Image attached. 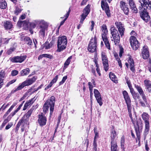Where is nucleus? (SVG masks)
<instances>
[{"label": "nucleus", "mask_w": 151, "mask_h": 151, "mask_svg": "<svg viewBox=\"0 0 151 151\" xmlns=\"http://www.w3.org/2000/svg\"><path fill=\"white\" fill-rule=\"evenodd\" d=\"M115 25L118 29V31L114 26H112L110 28L111 33L114 39V42L115 45L119 44L120 41V37L118 32L121 37L124 35L125 28L124 25L120 22H116Z\"/></svg>", "instance_id": "f257e3e1"}, {"label": "nucleus", "mask_w": 151, "mask_h": 151, "mask_svg": "<svg viewBox=\"0 0 151 151\" xmlns=\"http://www.w3.org/2000/svg\"><path fill=\"white\" fill-rule=\"evenodd\" d=\"M55 102V97L52 96L50 99H47L44 104L43 108V111L45 112H46L50 107V115H52L54 111Z\"/></svg>", "instance_id": "f03ea898"}, {"label": "nucleus", "mask_w": 151, "mask_h": 151, "mask_svg": "<svg viewBox=\"0 0 151 151\" xmlns=\"http://www.w3.org/2000/svg\"><path fill=\"white\" fill-rule=\"evenodd\" d=\"M67 44V39L65 36L58 37L57 42L58 49L57 51L60 52L65 49Z\"/></svg>", "instance_id": "7ed1b4c3"}, {"label": "nucleus", "mask_w": 151, "mask_h": 151, "mask_svg": "<svg viewBox=\"0 0 151 151\" xmlns=\"http://www.w3.org/2000/svg\"><path fill=\"white\" fill-rule=\"evenodd\" d=\"M37 78L36 76H34L32 78L27 79L26 81L22 82L21 84L15 89L14 92L21 89L25 86H29L34 83Z\"/></svg>", "instance_id": "20e7f679"}, {"label": "nucleus", "mask_w": 151, "mask_h": 151, "mask_svg": "<svg viewBox=\"0 0 151 151\" xmlns=\"http://www.w3.org/2000/svg\"><path fill=\"white\" fill-rule=\"evenodd\" d=\"M97 37L95 35L93 38L92 37L90 40L88 45V51L91 52L96 51Z\"/></svg>", "instance_id": "39448f33"}, {"label": "nucleus", "mask_w": 151, "mask_h": 151, "mask_svg": "<svg viewBox=\"0 0 151 151\" xmlns=\"http://www.w3.org/2000/svg\"><path fill=\"white\" fill-rule=\"evenodd\" d=\"M47 26L46 22L43 20L39 25V35L40 36L44 38L45 35V31L47 30Z\"/></svg>", "instance_id": "423d86ee"}, {"label": "nucleus", "mask_w": 151, "mask_h": 151, "mask_svg": "<svg viewBox=\"0 0 151 151\" xmlns=\"http://www.w3.org/2000/svg\"><path fill=\"white\" fill-rule=\"evenodd\" d=\"M136 124L137 126L135 127V129L136 132L137 138L136 140L139 141V143L140 142V132L142 129V123L141 120H138L136 121Z\"/></svg>", "instance_id": "0eeeda50"}, {"label": "nucleus", "mask_w": 151, "mask_h": 151, "mask_svg": "<svg viewBox=\"0 0 151 151\" xmlns=\"http://www.w3.org/2000/svg\"><path fill=\"white\" fill-rule=\"evenodd\" d=\"M130 42L132 49L134 50H137L139 47L140 44L136 38L132 36L130 38Z\"/></svg>", "instance_id": "6e6552de"}, {"label": "nucleus", "mask_w": 151, "mask_h": 151, "mask_svg": "<svg viewBox=\"0 0 151 151\" xmlns=\"http://www.w3.org/2000/svg\"><path fill=\"white\" fill-rule=\"evenodd\" d=\"M90 5H88L84 8L83 13L81 16L80 23L82 24L83 22L85 19L88 15L90 12Z\"/></svg>", "instance_id": "1a4fd4ad"}, {"label": "nucleus", "mask_w": 151, "mask_h": 151, "mask_svg": "<svg viewBox=\"0 0 151 151\" xmlns=\"http://www.w3.org/2000/svg\"><path fill=\"white\" fill-rule=\"evenodd\" d=\"M139 9L147 11V9L151 10V1L149 0H145L141 5Z\"/></svg>", "instance_id": "9d476101"}, {"label": "nucleus", "mask_w": 151, "mask_h": 151, "mask_svg": "<svg viewBox=\"0 0 151 151\" xmlns=\"http://www.w3.org/2000/svg\"><path fill=\"white\" fill-rule=\"evenodd\" d=\"M123 94L127 104L128 112H129V113L131 111V103L130 98L127 92L126 91H123Z\"/></svg>", "instance_id": "9b49d317"}, {"label": "nucleus", "mask_w": 151, "mask_h": 151, "mask_svg": "<svg viewBox=\"0 0 151 151\" xmlns=\"http://www.w3.org/2000/svg\"><path fill=\"white\" fill-rule=\"evenodd\" d=\"M101 55L104 69L106 71L109 68L108 58L105 53L104 52H101Z\"/></svg>", "instance_id": "f8f14e48"}, {"label": "nucleus", "mask_w": 151, "mask_h": 151, "mask_svg": "<svg viewBox=\"0 0 151 151\" xmlns=\"http://www.w3.org/2000/svg\"><path fill=\"white\" fill-rule=\"evenodd\" d=\"M119 6L121 10L125 14L128 15L129 12V8L127 4L125 2L121 1L120 2Z\"/></svg>", "instance_id": "ddd939ff"}, {"label": "nucleus", "mask_w": 151, "mask_h": 151, "mask_svg": "<svg viewBox=\"0 0 151 151\" xmlns=\"http://www.w3.org/2000/svg\"><path fill=\"white\" fill-rule=\"evenodd\" d=\"M140 14L141 18L146 22H147L150 20V17L147 11L141 9Z\"/></svg>", "instance_id": "4468645a"}, {"label": "nucleus", "mask_w": 151, "mask_h": 151, "mask_svg": "<svg viewBox=\"0 0 151 151\" xmlns=\"http://www.w3.org/2000/svg\"><path fill=\"white\" fill-rule=\"evenodd\" d=\"M101 7L103 10H104L106 14L108 17H110L111 14L109 7L107 3L105 2L103 0L101 1Z\"/></svg>", "instance_id": "2eb2a0df"}, {"label": "nucleus", "mask_w": 151, "mask_h": 151, "mask_svg": "<svg viewBox=\"0 0 151 151\" xmlns=\"http://www.w3.org/2000/svg\"><path fill=\"white\" fill-rule=\"evenodd\" d=\"M26 56L21 55L13 57L10 59L11 62L13 63H19L23 62L26 59Z\"/></svg>", "instance_id": "dca6fc26"}, {"label": "nucleus", "mask_w": 151, "mask_h": 151, "mask_svg": "<svg viewBox=\"0 0 151 151\" xmlns=\"http://www.w3.org/2000/svg\"><path fill=\"white\" fill-rule=\"evenodd\" d=\"M134 86L140 95L142 96L143 100L146 103H147L146 96L142 88L140 86L136 84H135Z\"/></svg>", "instance_id": "f3484780"}, {"label": "nucleus", "mask_w": 151, "mask_h": 151, "mask_svg": "<svg viewBox=\"0 0 151 151\" xmlns=\"http://www.w3.org/2000/svg\"><path fill=\"white\" fill-rule=\"evenodd\" d=\"M43 20H33L32 22H29V27L30 29H32L37 26L40 24Z\"/></svg>", "instance_id": "a211bd4d"}, {"label": "nucleus", "mask_w": 151, "mask_h": 151, "mask_svg": "<svg viewBox=\"0 0 151 151\" xmlns=\"http://www.w3.org/2000/svg\"><path fill=\"white\" fill-rule=\"evenodd\" d=\"M142 58L145 59L147 58L149 56L148 47L147 46H144L143 47L142 53Z\"/></svg>", "instance_id": "6ab92c4d"}, {"label": "nucleus", "mask_w": 151, "mask_h": 151, "mask_svg": "<svg viewBox=\"0 0 151 151\" xmlns=\"http://www.w3.org/2000/svg\"><path fill=\"white\" fill-rule=\"evenodd\" d=\"M94 93L98 103L100 106H101L102 105L103 103L100 93L97 90L95 89L94 90Z\"/></svg>", "instance_id": "aec40b11"}, {"label": "nucleus", "mask_w": 151, "mask_h": 151, "mask_svg": "<svg viewBox=\"0 0 151 151\" xmlns=\"http://www.w3.org/2000/svg\"><path fill=\"white\" fill-rule=\"evenodd\" d=\"M38 122L41 126H45L47 122L46 117L42 115H39Z\"/></svg>", "instance_id": "412c9836"}, {"label": "nucleus", "mask_w": 151, "mask_h": 151, "mask_svg": "<svg viewBox=\"0 0 151 151\" xmlns=\"http://www.w3.org/2000/svg\"><path fill=\"white\" fill-rule=\"evenodd\" d=\"M101 30H102V37L104 38L107 37L108 30L106 25L104 24L101 26Z\"/></svg>", "instance_id": "4be33fe9"}, {"label": "nucleus", "mask_w": 151, "mask_h": 151, "mask_svg": "<svg viewBox=\"0 0 151 151\" xmlns=\"http://www.w3.org/2000/svg\"><path fill=\"white\" fill-rule=\"evenodd\" d=\"M144 83L146 88L149 92H151V82L148 80H145L144 81Z\"/></svg>", "instance_id": "5701e85b"}, {"label": "nucleus", "mask_w": 151, "mask_h": 151, "mask_svg": "<svg viewBox=\"0 0 151 151\" xmlns=\"http://www.w3.org/2000/svg\"><path fill=\"white\" fill-rule=\"evenodd\" d=\"M4 27L6 30L10 29L13 27V25L11 22L10 21L4 22Z\"/></svg>", "instance_id": "b1692460"}, {"label": "nucleus", "mask_w": 151, "mask_h": 151, "mask_svg": "<svg viewBox=\"0 0 151 151\" xmlns=\"http://www.w3.org/2000/svg\"><path fill=\"white\" fill-rule=\"evenodd\" d=\"M22 40H24L25 43L28 45H31L32 44V40L28 37L23 36L22 37Z\"/></svg>", "instance_id": "393cba45"}, {"label": "nucleus", "mask_w": 151, "mask_h": 151, "mask_svg": "<svg viewBox=\"0 0 151 151\" xmlns=\"http://www.w3.org/2000/svg\"><path fill=\"white\" fill-rule=\"evenodd\" d=\"M129 63L130 64V69L133 72H134V65L133 59L129 58L128 60Z\"/></svg>", "instance_id": "a878e982"}, {"label": "nucleus", "mask_w": 151, "mask_h": 151, "mask_svg": "<svg viewBox=\"0 0 151 151\" xmlns=\"http://www.w3.org/2000/svg\"><path fill=\"white\" fill-rule=\"evenodd\" d=\"M117 134L116 133V132L114 130H112L111 132V143H114L116 142L114 140L115 137L116 136Z\"/></svg>", "instance_id": "bb28decb"}, {"label": "nucleus", "mask_w": 151, "mask_h": 151, "mask_svg": "<svg viewBox=\"0 0 151 151\" xmlns=\"http://www.w3.org/2000/svg\"><path fill=\"white\" fill-rule=\"evenodd\" d=\"M16 113L14 111L11 113L8 117L5 119L3 122V123L6 125L11 119L12 116L14 115Z\"/></svg>", "instance_id": "cd10ccee"}, {"label": "nucleus", "mask_w": 151, "mask_h": 151, "mask_svg": "<svg viewBox=\"0 0 151 151\" xmlns=\"http://www.w3.org/2000/svg\"><path fill=\"white\" fill-rule=\"evenodd\" d=\"M30 70L29 68H27L23 70L20 72V74L21 76H24L27 75L30 73Z\"/></svg>", "instance_id": "c85d7f7f"}, {"label": "nucleus", "mask_w": 151, "mask_h": 151, "mask_svg": "<svg viewBox=\"0 0 151 151\" xmlns=\"http://www.w3.org/2000/svg\"><path fill=\"white\" fill-rule=\"evenodd\" d=\"M29 24V23L27 21H20L17 22V24L19 27H21L22 25L27 26Z\"/></svg>", "instance_id": "c756f323"}, {"label": "nucleus", "mask_w": 151, "mask_h": 151, "mask_svg": "<svg viewBox=\"0 0 151 151\" xmlns=\"http://www.w3.org/2000/svg\"><path fill=\"white\" fill-rule=\"evenodd\" d=\"M44 57H46L47 58H48L50 59H52L53 58L52 56V55H50V54H43L42 55H40V56H39L38 58V60H40L42 58Z\"/></svg>", "instance_id": "7c9ffc66"}, {"label": "nucleus", "mask_w": 151, "mask_h": 151, "mask_svg": "<svg viewBox=\"0 0 151 151\" xmlns=\"http://www.w3.org/2000/svg\"><path fill=\"white\" fill-rule=\"evenodd\" d=\"M142 116L144 122L149 121V115L146 113L144 112L142 114Z\"/></svg>", "instance_id": "2f4dec72"}, {"label": "nucleus", "mask_w": 151, "mask_h": 151, "mask_svg": "<svg viewBox=\"0 0 151 151\" xmlns=\"http://www.w3.org/2000/svg\"><path fill=\"white\" fill-rule=\"evenodd\" d=\"M104 41L106 47L109 50H110V47L109 42V41L107 37L102 39Z\"/></svg>", "instance_id": "473e14b6"}, {"label": "nucleus", "mask_w": 151, "mask_h": 151, "mask_svg": "<svg viewBox=\"0 0 151 151\" xmlns=\"http://www.w3.org/2000/svg\"><path fill=\"white\" fill-rule=\"evenodd\" d=\"M116 142L111 143V151H118Z\"/></svg>", "instance_id": "72a5a7b5"}, {"label": "nucleus", "mask_w": 151, "mask_h": 151, "mask_svg": "<svg viewBox=\"0 0 151 151\" xmlns=\"http://www.w3.org/2000/svg\"><path fill=\"white\" fill-rule=\"evenodd\" d=\"M7 7V3L4 1L2 0L0 2V8L1 9H5Z\"/></svg>", "instance_id": "f704fd0d"}, {"label": "nucleus", "mask_w": 151, "mask_h": 151, "mask_svg": "<svg viewBox=\"0 0 151 151\" xmlns=\"http://www.w3.org/2000/svg\"><path fill=\"white\" fill-rule=\"evenodd\" d=\"M109 76L111 79L113 81L116 82L115 81H116L117 78L113 73L110 72L109 74Z\"/></svg>", "instance_id": "c9c22d12"}, {"label": "nucleus", "mask_w": 151, "mask_h": 151, "mask_svg": "<svg viewBox=\"0 0 151 151\" xmlns=\"http://www.w3.org/2000/svg\"><path fill=\"white\" fill-rule=\"evenodd\" d=\"M72 56H70L69 57L68 59L65 62L64 64V66L66 68H67L68 65H69L70 64V59H72Z\"/></svg>", "instance_id": "e433bc0d"}, {"label": "nucleus", "mask_w": 151, "mask_h": 151, "mask_svg": "<svg viewBox=\"0 0 151 151\" xmlns=\"http://www.w3.org/2000/svg\"><path fill=\"white\" fill-rule=\"evenodd\" d=\"M125 139L124 136L122 137L121 140V148L123 149H124Z\"/></svg>", "instance_id": "4c0bfd02"}, {"label": "nucleus", "mask_w": 151, "mask_h": 151, "mask_svg": "<svg viewBox=\"0 0 151 151\" xmlns=\"http://www.w3.org/2000/svg\"><path fill=\"white\" fill-rule=\"evenodd\" d=\"M132 12L137 13V9L135 5L130 6Z\"/></svg>", "instance_id": "58836bf2"}, {"label": "nucleus", "mask_w": 151, "mask_h": 151, "mask_svg": "<svg viewBox=\"0 0 151 151\" xmlns=\"http://www.w3.org/2000/svg\"><path fill=\"white\" fill-rule=\"evenodd\" d=\"M94 61L95 63V64L96 65V70L98 73L99 74V76H100L101 73H100V71L99 70V68L98 65V64L97 61L96 60H94Z\"/></svg>", "instance_id": "ea45409f"}, {"label": "nucleus", "mask_w": 151, "mask_h": 151, "mask_svg": "<svg viewBox=\"0 0 151 151\" xmlns=\"http://www.w3.org/2000/svg\"><path fill=\"white\" fill-rule=\"evenodd\" d=\"M52 46V44L50 42L49 43L48 42H46L45 45L44 47L45 49H50Z\"/></svg>", "instance_id": "a19ab883"}, {"label": "nucleus", "mask_w": 151, "mask_h": 151, "mask_svg": "<svg viewBox=\"0 0 151 151\" xmlns=\"http://www.w3.org/2000/svg\"><path fill=\"white\" fill-rule=\"evenodd\" d=\"M31 105V104L30 103H29L27 101L24 104V107L23 109V111L25 110L29 106Z\"/></svg>", "instance_id": "79ce46f5"}, {"label": "nucleus", "mask_w": 151, "mask_h": 151, "mask_svg": "<svg viewBox=\"0 0 151 151\" xmlns=\"http://www.w3.org/2000/svg\"><path fill=\"white\" fill-rule=\"evenodd\" d=\"M24 102L25 101H23L22 103L14 111V112L16 114L21 109Z\"/></svg>", "instance_id": "37998d69"}, {"label": "nucleus", "mask_w": 151, "mask_h": 151, "mask_svg": "<svg viewBox=\"0 0 151 151\" xmlns=\"http://www.w3.org/2000/svg\"><path fill=\"white\" fill-rule=\"evenodd\" d=\"M22 11V9L18 7H16L14 11V14L16 15H18Z\"/></svg>", "instance_id": "c03bdc74"}, {"label": "nucleus", "mask_w": 151, "mask_h": 151, "mask_svg": "<svg viewBox=\"0 0 151 151\" xmlns=\"http://www.w3.org/2000/svg\"><path fill=\"white\" fill-rule=\"evenodd\" d=\"M94 131L95 134L94 139H96L99 136L98 132L97 131V129L96 127H94Z\"/></svg>", "instance_id": "a18cd8bd"}, {"label": "nucleus", "mask_w": 151, "mask_h": 151, "mask_svg": "<svg viewBox=\"0 0 151 151\" xmlns=\"http://www.w3.org/2000/svg\"><path fill=\"white\" fill-rule=\"evenodd\" d=\"M33 110V109H31L29 110L26 114V116L27 117H29L31 115Z\"/></svg>", "instance_id": "49530a36"}, {"label": "nucleus", "mask_w": 151, "mask_h": 151, "mask_svg": "<svg viewBox=\"0 0 151 151\" xmlns=\"http://www.w3.org/2000/svg\"><path fill=\"white\" fill-rule=\"evenodd\" d=\"M5 76V71L3 70H1L0 72V77L3 80L4 79Z\"/></svg>", "instance_id": "de8ad7c7"}, {"label": "nucleus", "mask_w": 151, "mask_h": 151, "mask_svg": "<svg viewBox=\"0 0 151 151\" xmlns=\"http://www.w3.org/2000/svg\"><path fill=\"white\" fill-rule=\"evenodd\" d=\"M15 50V48L14 47H12L10 48L9 50L7 51V53L8 55H9L11 54L12 52L14 51Z\"/></svg>", "instance_id": "09e8293b"}, {"label": "nucleus", "mask_w": 151, "mask_h": 151, "mask_svg": "<svg viewBox=\"0 0 151 151\" xmlns=\"http://www.w3.org/2000/svg\"><path fill=\"white\" fill-rule=\"evenodd\" d=\"M130 6L135 5L134 0H127Z\"/></svg>", "instance_id": "8fccbe9b"}, {"label": "nucleus", "mask_w": 151, "mask_h": 151, "mask_svg": "<svg viewBox=\"0 0 151 151\" xmlns=\"http://www.w3.org/2000/svg\"><path fill=\"white\" fill-rule=\"evenodd\" d=\"M67 76H65L63 77L61 81L59 83V85H61L63 84L65 82L66 80L67 79Z\"/></svg>", "instance_id": "3c124183"}, {"label": "nucleus", "mask_w": 151, "mask_h": 151, "mask_svg": "<svg viewBox=\"0 0 151 151\" xmlns=\"http://www.w3.org/2000/svg\"><path fill=\"white\" fill-rule=\"evenodd\" d=\"M131 108H132V107H131ZM129 114L130 117L131 118V121L135 127V124L136 123L135 120L134 121L132 118V115L131 114V111H130V112L129 113Z\"/></svg>", "instance_id": "603ef678"}, {"label": "nucleus", "mask_w": 151, "mask_h": 151, "mask_svg": "<svg viewBox=\"0 0 151 151\" xmlns=\"http://www.w3.org/2000/svg\"><path fill=\"white\" fill-rule=\"evenodd\" d=\"M93 148L94 150L95 151H97V144L96 142V140L94 139L93 143Z\"/></svg>", "instance_id": "864d4df0"}, {"label": "nucleus", "mask_w": 151, "mask_h": 151, "mask_svg": "<svg viewBox=\"0 0 151 151\" xmlns=\"http://www.w3.org/2000/svg\"><path fill=\"white\" fill-rule=\"evenodd\" d=\"M58 78V75L56 76L55 78L51 81V83L53 84L54 83H55L57 81Z\"/></svg>", "instance_id": "5fc2aeb1"}, {"label": "nucleus", "mask_w": 151, "mask_h": 151, "mask_svg": "<svg viewBox=\"0 0 151 151\" xmlns=\"http://www.w3.org/2000/svg\"><path fill=\"white\" fill-rule=\"evenodd\" d=\"M18 71L17 70H13L11 72V75L12 76H15L18 74Z\"/></svg>", "instance_id": "6e6d98bb"}, {"label": "nucleus", "mask_w": 151, "mask_h": 151, "mask_svg": "<svg viewBox=\"0 0 151 151\" xmlns=\"http://www.w3.org/2000/svg\"><path fill=\"white\" fill-rule=\"evenodd\" d=\"M124 49L122 47H120V50L119 52V57L121 58L122 56V54L123 53Z\"/></svg>", "instance_id": "4d7b16f0"}, {"label": "nucleus", "mask_w": 151, "mask_h": 151, "mask_svg": "<svg viewBox=\"0 0 151 151\" xmlns=\"http://www.w3.org/2000/svg\"><path fill=\"white\" fill-rule=\"evenodd\" d=\"M150 128H145L144 131L145 139V138L146 135L148 133Z\"/></svg>", "instance_id": "13d9d810"}, {"label": "nucleus", "mask_w": 151, "mask_h": 151, "mask_svg": "<svg viewBox=\"0 0 151 151\" xmlns=\"http://www.w3.org/2000/svg\"><path fill=\"white\" fill-rule=\"evenodd\" d=\"M133 98L135 100L137 99H138L139 96L138 94L135 93L132 94Z\"/></svg>", "instance_id": "bf43d9fd"}, {"label": "nucleus", "mask_w": 151, "mask_h": 151, "mask_svg": "<svg viewBox=\"0 0 151 151\" xmlns=\"http://www.w3.org/2000/svg\"><path fill=\"white\" fill-rule=\"evenodd\" d=\"M24 121L23 119H21L19 121L17 124L16 127L19 128L22 123H23Z\"/></svg>", "instance_id": "052dcab7"}, {"label": "nucleus", "mask_w": 151, "mask_h": 151, "mask_svg": "<svg viewBox=\"0 0 151 151\" xmlns=\"http://www.w3.org/2000/svg\"><path fill=\"white\" fill-rule=\"evenodd\" d=\"M12 125L13 124L12 123H9L6 126L5 129L6 130H7L9 129Z\"/></svg>", "instance_id": "680f3d73"}, {"label": "nucleus", "mask_w": 151, "mask_h": 151, "mask_svg": "<svg viewBox=\"0 0 151 151\" xmlns=\"http://www.w3.org/2000/svg\"><path fill=\"white\" fill-rule=\"evenodd\" d=\"M145 128H150V123L149 121L145 122Z\"/></svg>", "instance_id": "e2e57ef3"}, {"label": "nucleus", "mask_w": 151, "mask_h": 151, "mask_svg": "<svg viewBox=\"0 0 151 151\" xmlns=\"http://www.w3.org/2000/svg\"><path fill=\"white\" fill-rule=\"evenodd\" d=\"M70 12V10L69 9V11L66 13V14L64 15V17H65V19L66 20L68 17L69 14Z\"/></svg>", "instance_id": "0e129e2a"}, {"label": "nucleus", "mask_w": 151, "mask_h": 151, "mask_svg": "<svg viewBox=\"0 0 151 151\" xmlns=\"http://www.w3.org/2000/svg\"><path fill=\"white\" fill-rule=\"evenodd\" d=\"M91 30L92 31L93 29L95 23L93 21H91Z\"/></svg>", "instance_id": "69168bd1"}, {"label": "nucleus", "mask_w": 151, "mask_h": 151, "mask_svg": "<svg viewBox=\"0 0 151 151\" xmlns=\"http://www.w3.org/2000/svg\"><path fill=\"white\" fill-rule=\"evenodd\" d=\"M53 84L52 83L50 82V84H48L45 88V90H46L47 89H48L49 88H50L52 87V85Z\"/></svg>", "instance_id": "338daca9"}, {"label": "nucleus", "mask_w": 151, "mask_h": 151, "mask_svg": "<svg viewBox=\"0 0 151 151\" xmlns=\"http://www.w3.org/2000/svg\"><path fill=\"white\" fill-rule=\"evenodd\" d=\"M114 56L115 58H116V60H119V59H120V58H119L118 55L117 53H114Z\"/></svg>", "instance_id": "774afa93"}]
</instances>
